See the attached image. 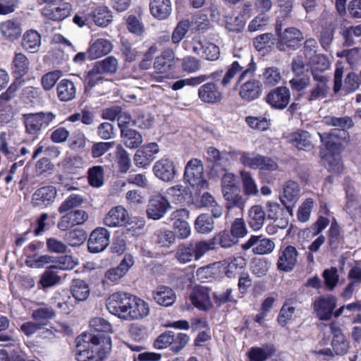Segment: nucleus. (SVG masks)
Returning <instances> with one entry per match:
<instances>
[{
  "instance_id": "obj_1",
  "label": "nucleus",
  "mask_w": 361,
  "mask_h": 361,
  "mask_svg": "<svg viewBox=\"0 0 361 361\" xmlns=\"http://www.w3.org/2000/svg\"><path fill=\"white\" fill-rule=\"evenodd\" d=\"M75 358L78 361H102L111 351V338L85 333L77 337Z\"/></svg>"
},
{
  "instance_id": "obj_64",
  "label": "nucleus",
  "mask_w": 361,
  "mask_h": 361,
  "mask_svg": "<svg viewBox=\"0 0 361 361\" xmlns=\"http://www.w3.org/2000/svg\"><path fill=\"white\" fill-rule=\"evenodd\" d=\"M176 259L180 262L185 264L192 260L195 257L194 249L192 245H184L180 246L176 252Z\"/></svg>"
},
{
  "instance_id": "obj_5",
  "label": "nucleus",
  "mask_w": 361,
  "mask_h": 361,
  "mask_svg": "<svg viewBox=\"0 0 361 361\" xmlns=\"http://www.w3.org/2000/svg\"><path fill=\"white\" fill-rule=\"evenodd\" d=\"M104 223L109 227L123 226L124 234L132 236L135 234L133 222H129L128 212L122 206L112 208L104 217Z\"/></svg>"
},
{
  "instance_id": "obj_8",
  "label": "nucleus",
  "mask_w": 361,
  "mask_h": 361,
  "mask_svg": "<svg viewBox=\"0 0 361 361\" xmlns=\"http://www.w3.org/2000/svg\"><path fill=\"white\" fill-rule=\"evenodd\" d=\"M171 209V206L168 199L157 192L149 197L146 213L149 219L159 220L164 217Z\"/></svg>"
},
{
  "instance_id": "obj_42",
  "label": "nucleus",
  "mask_w": 361,
  "mask_h": 361,
  "mask_svg": "<svg viewBox=\"0 0 361 361\" xmlns=\"http://www.w3.org/2000/svg\"><path fill=\"white\" fill-rule=\"evenodd\" d=\"M92 18L97 25L106 27L112 21L113 16L107 6H101L92 11Z\"/></svg>"
},
{
  "instance_id": "obj_41",
  "label": "nucleus",
  "mask_w": 361,
  "mask_h": 361,
  "mask_svg": "<svg viewBox=\"0 0 361 361\" xmlns=\"http://www.w3.org/2000/svg\"><path fill=\"white\" fill-rule=\"evenodd\" d=\"M30 69V61L23 53H16L12 61L13 73L18 77L25 75Z\"/></svg>"
},
{
  "instance_id": "obj_4",
  "label": "nucleus",
  "mask_w": 361,
  "mask_h": 361,
  "mask_svg": "<svg viewBox=\"0 0 361 361\" xmlns=\"http://www.w3.org/2000/svg\"><path fill=\"white\" fill-rule=\"evenodd\" d=\"M319 71V67L312 70L313 83L305 94V99L310 103L326 98L330 91L329 77Z\"/></svg>"
},
{
  "instance_id": "obj_12",
  "label": "nucleus",
  "mask_w": 361,
  "mask_h": 361,
  "mask_svg": "<svg viewBox=\"0 0 361 361\" xmlns=\"http://www.w3.org/2000/svg\"><path fill=\"white\" fill-rule=\"evenodd\" d=\"M110 243V233L104 228H97L90 234L87 245L92 253H98L104 250Z\"/></svg>"
},
{
  "instance_id": "obj_10",
  "label": "nucleus",
  "mask_w": 361,
  "mask_h": 361,
  "mask_svg": "<svg viewBox=\"0 0 361 361\" xmlns=\"http://www.w3.org/2000/svg\"><path fill=\"white\" fill-rule=\"evenodd\" d=\"M317 43L314 39H307L304 45V54L308 60V64L312 70L315 67H319L321 71L327 69L329 63L323 55L317 54Z\"/></svg>"
},
{
  "instance_id": "obj_2",
  "label": "nucleus",
  "mask_w": 361,
  "mask_h": 361,
  "mask_svg": "<svg viewBox=\"0 0 361 361\" xmlns=\"http://www.w3.org/2000/svg\"><path fill=\"white\" fill-rule=\"evenodd\" d=\"M106 308L112 314L124 319H133L132 314L135 311L130 302V297L126 293H114L106 301Z\"/></svg>"
},
{
  "instance_id": "obj_36",
  "label": "nucleus",
  "mask_w": 361,
  "mask_h": 361,
  "mask_svg": "<svg viewBox=\"0 0 361 361\" xmlns=\"http://www.w3.org/2000/svg\"><path fill=\"white\" fill-rule=\"evenodd\" d=\"M41 45V35L35 30L27 31L22 40V47L31 53L38 51Z\"/></svg>"
},
{
  "instance_id": "obj_32",
  "label": "nucleus",
  "mask_w": 361,
  "mask_h": 361,
  "mask_svg": "<svg viewBox=\"0 0 361 361\" xmlns=\"http://www.w3.org/2000/svg\"><path fill=\"white\" fill-rule=\"evenodd\" d=\"M279 11L276 22V32L282 30L286 21L292 18L293 0H278Z\"/></svg>"
},
{
  "instance_id": "obj_38",
  "label": "nucleus",
  "mask_w": 361,
  "mask_h": 361,
  "mask_svg": "<svg viewBox=\"0 0 361 361\" xmlns=\"http://www.w3.org/2000/svg\"><path fill=\"white\" fill-rule=\"evenodd\" d=\"M71 11V6L68 3H63L59 6L51 10L45 8L43 9V15L50 20L61 21L67 18Z\"/></svg>"
},
{
  "instance_id": "obj_58",
  "label": "nucleus",
  "mask_w": 361,
  "mask_h": 361,
  "mask_svg": "<svg viewBox=\"0 0 361 361\" xmlns=\"http://www.w3.org/2000/svg\"><path fill=\"white\" fill-rule=\"evenodd\" d=\"M32 317L37 322H47L55 317L56 313L52 307H41L32 312Z\"/></svg>"
},
{
  "instance_id": "obj_54",
  "label": "nucleus",
  "mask_w": 361,
  "mask_h": 361,
  "mask_svg": "<svg viewBox=\"0 0 361 361\" xmlns=\"http://www.w3.org/2000/svg\"><path fill=\"white\" fill-rule=\"evenodd\" d=\"M343 236L341 234L340 228L337 221L334 219L329 230L328 243L332 250L337 249L343 242Z\"/></svg>"
},
{
  "instance_id": "obj_16",
  "label": "nucleus",
  "mask_w": 361,
  "mask_h": 361,
  "mask_svg": "<svg viewBox=\"0 0 361 361\" xmlns=\"http://www.w3.org/2000/svg\"><path fill=\"white\" fill-rule=\"evenodd\" d=\"M336 306V299L332 295L322 296L314 302V310L320 320L327 321L331 318Z\"/></svg>"
},
{
  "instance_id": "obj_25",
  "label": "nucleus",
  "mask_w": 361,
  "mask_h": 361,
  "mask_svg": "<svg viewBox=\"0 0 361 361\" xmlns=\"http://www.w3.org/2000/svg\"><path fill=\"white\" fill-rule=\"evenodd\" d=\"M198 97L204 103L214 104L221 101L222 94L217 84L209 82L200 86Z\"/></svg>"
},
{
  "instance_id": "obj_17",
  "label": "nucleus",
  "mask_w": 361,
  "mask_h": 361,
  "mask_svg": "<svg viewBox=\"0 0 361 361\" xmlns=\"http://www.w3.org/2000/svg\"><path fill=\"white\" fill-rule=\"evenodd\" d=\"M153 172L159 179L164 182H170L173 180L177 171L172 160L162 158L154 163Z\"/></svg>"
},
{
  "instance_id": "obj_56",
  "label": "nucleus",
  "mask_w": 361,
  "mask_h": 361,
  "mask_svg": "<svg viewBox=\"0 0 361 361\" xmlns=\"http://www.w3.org/2000/svg\"><path fill=\"white\" fill-rule=\"evenodd\" d=\"M175 240L176 236L171 231L159 229L154 233L155 243L161 247H169L174 243Z\"/></svg>"
},
{
  "instance_id": "obj_44",
  "label": "nucleus",
  "mask_w": 361,
  "mask_h": 361,
  "mask_svg": "<svg viewBox=\"0 0 361 361\" xmlns=\"http://www.w3.org/2000/svg\"><path fill=\"white\" fill-rule=\"evenodd\" d=\"M323 122L327 126L338 128V130L341 132H347L346 130L354 126L353 119L349 116L336 117L328 116L324 118Z\"/></svg>"
},
{
  "instance_id": "obj_59",
  "label": "nucleus",
  "mask_w": 361,
  "mask_h": 361,
  "mask_svg": "<svg viewBox=\"0 0 361 361\" xmlns=\"http://www.w3.org/2000/svg\"><path fill=\"white\" fill-rule=\"evenodd\" d=\"M62 71L55 70L44 74L41 78V84L45 91H49L56 84V82L61 78Z\"/></svg>"
},
{
  "instance_id": "obj_55",
  "label": "nucleus",
  "mask_w": 361,
  "mask_h": 361,
  "mask_svg": "<svg viewBox=\"0 0 361 361\" xmlns=\"http://www.w3.org/2000/svg\"><path fill=\"white\" fill-rule=\"evenodd\" d=\"M87 235L82 229L75 228L67 232L64 239L71 247H78L82 245L86 240Z\"/></svg>"
},
{
  "instance_id": "obj_39",
  "label": "nucleus",
  "mask_w": 361,
  "mask_h": 361,
  "mask_svg": "<svg viewBox=\"0 0 361 361\" xmlns=\"http://www.w3.org/2000/svg\"><path fill=\"white\" fill-rule=\"evenodd\" d=\"M90 287L85 281L78 279L72 281L71 292L76 300H85L90 295Z\"/></svg>"
},
{
  "instance_id": "obj_50",
  "label": "nucleus",
  "mask_w": 361,
  "mask_h": 361,
  "mask_svg": "<svg viewBox=\"0 0 361 361\" xmlns=\"http://www.w3.org/2000/svg\"><path fill=\"white\" fill-rule=\"evenodd\" d=\"M84 202V197L82 195L77 194H71L66 197L60 204L58 208V212L60 214L67 213L71 212L80 205Z\"/></svg>"
},
{
  "instance_id": "obj_13",
  "label": "nucleus",
  "mask_w": 361,
  "mask_h": 361,
  "mask_svg": "<svg viewBox=\"0 0 361 361\" xmlns=\"http://www.w3.org/2000/svg\"><path fill=\"white\" fill-rule=\"evenodd\" d=\"M241 247L244 250L252 248V252L257 255H267L274 250L275 243L271 240L263 238L262 235H251Z\"/></svg>"
},
{
  "instance_id": "obj_18",
  "label": "nucleus",
  "mask_w": 361,
  "mask_h": 361,
  "mask_svg": "<svg viewBox=\"0 0 361 361\" xmlns=\"http://www.w3.org/2000/svg\"><path fill=\"white\" fill-rule=\"evenodd\" d=\"M290 100V92L288 88L284 86L276 87L272 90L266 97L267 102L272 107L283 109Z\"/></svg>"
},
{
  "instance_id": "obj_19",
  "label": "nucleus",
  "mask_w": 361,
  "mask_h": 361,
  "mask_svg": "<svg viewBox=\"0 0 361 361\" xmlns=\"http://www.w3.org/2000/svg\"><path fill=\"white\" fill-rule=\"evenodd\" d=\"M262 84L257 79H250L241 82L239 95L245 102H252L258 99L262 93Z\"/></svg>"
},
{
  "instance_id": "obj_37",
  "label": "nucleus",
  "mask_w": 361,
  "mask_h": 361,
  "mask_svg": "<svg viewBox=\"0 0 361 361\" xmlns=\"http://www.w3.org/2000/svg\"><path fill=\"white\" fill-rule=\"evenodd\" d=\"M243 194L246 196H257L258 187L250 172L243 170L240 173Z\"/></svg>"
},
{
  "instance_id": "obj_14",
  "label": "nucleus",
  "mask_w": 361,
  "mask_h": 361,
  "mask_svg": "<svg viewBox=\"0 0 361 361\" xmlns=\"http://www.w3.org/2000/svg\"><path fill=\"white\" fill-rule=\"evenodd\" d=\"M298 257L297 249L292 245L281 248L279 253L277 267L279 270L289 272L295 267Z\"/></svg>"
},
{
  "instance_id": "obj_53",
  "label": "nucleus",
  "mask_w": 361,
  "mask_h": 361,
  "mask_svg": "<svg viewBox=\"0 0 361 361\" xmlns=\"http://www.w3.org/2000/svg\"><path fill=\"white\" fill-rule=\"evenodd\" d=\"M94 66L103 74H113L116 72L118 63L114 56H108L102 61H99L94 63Z\"/></svg>"
},
{
  "instance_id": "obj_29",
  "label": "nucleus",
  "mask_w": 361,
  "mask_h": 361,
  "mask_svg": "<svg viewBox=\"0 0 361 361\" xmlns=\"http://www.w3.org/2000/svg\"><path fill=\"white\" fill-rule=\"evenodd\" d=\"M159 151V146L155 142L141 147L137 150V166L142 168L148 166Z\"/></svg>"
},
{
  "instance_id": "obj_46",
  "label": "nucleus",
  "mask_w": 361,
  "mask_h": 361,
  "mask_svg": "<svg viewBox=\"0 0 361 361\" xmlns=\"http://www.w3.org/2000/svg\"><path fill=\"white\" fill-rule=\"evenodd\" d=\"M207 159L213 162L216 166L226 167L228 164L229 153L227 152H220L213 147H208L207 150Z\"/></svg>"
},
{
  "instance_id": "obj_9",
  "label": "nucleus",
  "mask_w": 361,
  "mask_h": 361,
  "mask_svg": "<svg viewBox=\"0 0 361 361\" xmlns=\"http://www.w3.org/2000/svg\"><path fill=\"white\" fill-rule=\"evenodd\" d=\"M118 124L121 131V136L125 145L133 149L135 147V120L132 119L130 115L122 112L118 117Z\"/></svg>"
},
{
  "instance_id": "obj_45",
  "label": "nucleus",
  "mask_w": 361,
  "mask_h": 361,
  "mask_svg": "<svg viewBox=\"0 0 361 361\" xmlns=\"http://www.w3.org/2000/svg\"><path fill=\"white\" fill-rule=\"evenodd\" d=\"M290 143L298 149L306 150L312 147L310 135L305 130H298L290 136Z\"/></svg>"
},
{
  "instance_id": "obj_28",
  "label": "nucleus",
  "mask_w": 361,
  "mask_h": 361,
  "mask_svg": "<svg viewBox=\"0 0 361 361\" xmlns=\"http://www.w3.org/2000/svg\"><path fill=\"white\" fill-rule=\"evenodd\" d=\"M113 44L106 39L99 38L90 43L87 50L88 58L94 60L108 54L111 51Z\"/></svg>"
},
{
  "instance_id": "obj_61",
  "label": "nucleus",
  "mask_w": 361,
  "mask_h": 361,
  "mask_svg": "<svg viewBox=\"0 0 361 361\" xmlns=\"http://www.w3.org/2000/svg\"><path fill=\"white\" fill-rule=\"evenodd\" d=\"M239 161L245 166L257 170L259 167V161L261 154H251L247 152H239Z\"/></svg>"
},
{
  "instance_id": "obj_51",
  "label": "nucleus",
  "mask_w": 361,
  "mask_h": 361,
  "mask_svg": "<svg viewBox=\"0 0 361 361\" xmlns=\"http://www.w3.org/2000/svg\"><path fill=\"white\" fill-rule=\"evenodd\" d=\"M274 353L272 345H264L262 348L253 347L250 349L247 354L250 361H265Z\"/></svg>"
},
{
  "instance_id": "obj_48",
  "label": "nucleus",
  "mask_w": 361,
  "mask_h": 361,
  "mask_svg": "<svg viewBox=\"0 0 361 361\" xmlns=\"http://www.w3.org/2000/svg\"><path fill=\"white\" fill-rule=\"evenodd\" d=\"M195 228L200 233H211L214 228V221L212 216L207 214L199 215L195 222Z\"/></svg>"
},
{
  "instance_id": "obj_31",
  "label": "nucleus",
  "mask_w": 361,
  "mask_h": 361,
  "mask_svg": "<svg viewBox=\"0 0 361 361\" xmlns=\"http://www.w3.org/2000/svg\"><path fill=\"white\" fill-rule=\"evenodd\" d=\"M175 59V52L172 49L164 50L154 61V68L159 73H166L173 67Z\"/></svg>"
},
{
  "instance_id": "obj_30",
  "label": "nucleus",
  "mask_w": 361,
  "mask_h": 361,
  "mask_svg": "<svg viewBox=\"0 0 361 361\" xmlns=\"http://www.w3.org/2000/svg\"><path fill=\"white\" fill-rule=\"evenodd\" d=\"M56 96L59 101L68 102L76 97V86L69 79H62L56 84Z\"/></svg>"
},
{
  "instance_id": "obj_15",
  "label": "nucleus",
  "mask_w": 361,
  "mask_h": 361,
  "mask_svg": "<svg viewBox=\"0 0 361 361\" xmlns=\"http://www.w3.org/2000/svg\"><path fill=\"white\" fill-rule=\"evenodd\" d=\"M88 214L82 209H74L63 215L57 223L61 231H66L75 226L82 225L88 219Z\"/></svg>"
},
{
  "instance_id": "obj_11",
  "label": "nucleus",
  "mask_w": 361,
  "mask_h": 361,
  "mask_svg": "<svg viewBox=\"0 0 361 361\" xmlns=\"http://www.w3.org/2000/svg\"><path fill=\"white\" fill-rule=\"evenodd\" d=\"M134 264V257L131 255H126L120 264L114 268L108 269L104 274L103 283H118L126 274L129 269Z\"/></svg>"
},
{
  "instance_id": "obj_62",
  "label": "nucleus",
  "mask_w": 361,
  "mask_h": 361,
  "mask_svg": "<svg viewBox=\"0 0 361 361\" xmlns=\"http://www.w3.org/2000/svg\"><path fill=\"white\" fill-rule=\"evenodd\" d=\"M190 23L189 20L185 19L180 20L175 27L171 39L173 44H178L185 37L188 32Z\"/></svg>"
},
{
  "instance_id": "obj_27",
  "label": "nucleus",
  "mask_w": 361,
  "mask_h": 361,
  "mask_svg": "<svg viewBox=\"0 0 361 361\" xmlns=\"http://www.w3.org/2000/svg\"><path fill=\"white\" fill-rule=\"evenodd\" d=\"M149 11L152 16L159 20L167 19L172 11L171 0H149Z\"/></svg>"
},
{
  "instance_id": "obj_23",
  "label": "nucleus",
  "mask_w": 361,
  "mask_h": 361,
  "mask_svg": "<svg viewBox=\"0 0 361 361\" xmlns=\"http://www.w3.org/2000/svg\"><path fill=\"white\" fill-rule=\"evenodd\" d=\"M279 42L288 47L295 49L298 47L300 42L304 39L302 32L294 27H290L285 29L283 32L279 30L276 32Z\"/></svg>"
},
{
  "instance_id": "obj_47",
  "label": "nucleus",
  "mask_w": 361,
  "mask_h": 361,
  "mask_svg": "<svg viewBox=\"0 0 361 361\" xmlns=\"http://www.w3.org/2000/svg\"><path fill=\"white\" fill-rule=\"evenodd\" d=\"M223 195L226 202V207L228 212L235 207L243 210L246 204V200L243 196L236 192V191H231L229 192L226 191Z\"/></svg>"
},
{
  "instance_id": "obj_60",
  "label": "nucleus",
  "mask_w": 361,
  "mask_h": 361,
  "mask_svg": "<svg viewBox=\"0 0 361 361\" xmlns=\"http://www.w3.org/2000/svg\"><path fill=\"white\" fill-rule=\"evenodd\" d=\"M88 181L90 185L99 188L104 184V169L101 166H95L88 171Z\"/></svg>"
},
{
  "instance_id": "obj_20",
  "label": "nucleus",
  "mask_w": 361,
  "mask_h": 361,
  "mask_svg": "<svg viewBox=\"0 0 361 361\" xmlns=\"http://www.w3.org/2000/svg\"><path fill=\"white\" fill-rule=\"evenodd\" d=\"M192 51L208 61H216L219 58V47L207 40H194Z\"/></svg>"
},
{
  "instance_id": "obj_40",
  "label": "nucleus",
  "mask_w": 361,
  "mask_h": 361,
  "mask_svg": "<svg viewBox=\"0 0 361 361\" xmlns=\"http://www.w3.org/2000/svg\"><path fill=\"white\" fill-rule=\"evenodd\" d=\"M283 78L281 71L275 66L265 68L262 74V80L267 87H274L280 83Z\"/></svg>"
},
{
  "instance_id": "obj_22",
  "label": "nucleus",
  "mask_w": 361,
  "mask_h": 361,
  "mask_svg": "<svg viewBox=\"0 0 361 361\" xmlns=\"http://www.w3.org/2000/svg\"><path fill=\"white\" fill-rule=\"evenodd\" d=\"M57 191L52 185L37 189L32 195V202L35 207H45L54 202Z\"/></svg>"
},
{
  "instance_id": "obj_7",
  "label": "nucleus",
  "mask_w": 361,
  "mask_h": 361,
  "mask_svg": "<svg viewBox=\"0 0 361 361\" xmlns=\"http://www.w3.org/2000/svg\"><path fill=\"white\" fill-rule=\"evenodd\" d=\"M255 71L256 66L254 63H250L246 65V63L243 61H235L228 66L221 84L223 87L228 86L238 73L240 75L237 80V84H240L246 77L253 76Z\"/></svg>"
},
{
  "instance_id": "obj_43",
  "label": "nucleus",
  "mask_w": 361,
  "mask_h": 361,
  "mask_svg": "<svg viewBox=\"0 0 361 361\" xmlns=\"http://www.w3.org/2000/svg\"><path fill=\"white\" fill-rule=\"evenodd\" d=\"M154 298L161 305L169 307L172 305L176 300V295L173 290L168 287H159L154 294Z\"/></svg>"
},
{
  "instance_id": "obj_26",
  "label": "nucleus",
  "mask_w": 361,
  "mask_h": 361,
  "mask_svg": "<svg viewBox=\"0 0 361 361\" xmlns=\"http://www.w3.org/2000/svg\"><path fill=\"white\" fill-rule=\"evenodd\" d=\"M190 300L199 310H206L212 306L209 289L204 286L195 287L190 295Z\"/></svg>"
},
{
  "instance_id": "obj_63",
  "label": "nucleus",
  "mask_w": 361,
  "mask_h": 361,
  "mask_svg": "<svg viewBox=\"0 0 361 361\" xmlns=\"http://www.w3.org/2000/svg\"><path fill=\"white\" fill-rule=\"evenodd\" d=\"M181 68L186 73H195L201 69V61L194 56H187L182 59Z\"/></svg>"
},
{
  "instance_id": "obj_3",
  "label": "nucleus",
  "mask_w": 361,
  "mask_h": 361,
  "mask_svg": "<svg viewBox=\"0 0 361 361\" xmlns=\"http://www.w3.org/2000/svg\"><path fill=\"white\" fill-rule=\"evenodd\" d=\"M56 116L51 111H40L23 115L25 132L37 137L46 129L56 118Z\"/></svg>"
},
{
  "instance_id": "obj_34",
  "label": "nucleus",
  "mask_w": 361,
  "mask_h": 361,
  "mask_svg": "<svg viewBox=\"0 0 361 361\" xmlns=\"http://www.w3.org/2000/svg\"><path fill=\"white\" fill-rule=\"evenodd\" d=\"M265 218V212L260 205H254L248 210L247 223L254 231H259L263 226Z\"/></svg>"
},
{
  "instance_id": "obj_33",
  "label": "nucleus",
  "mask_w": 361,
  "mask_h": 361,
  "mask_svg": "<svg viewBox=\"0 0 361 361\" xmlns=\"http://www.w3.org/2000/svg\"><path fill=\"white\" fill-rule=\"evenodd\" d=\"M301 194L300 185L293 180L286 181L283 187V193L281 195V201L286 205L288 203L296 202Z\"/></svg>"
},
{
  "instance_id": "obj_49",
  "label": "nucleus",
  "mask_w": 361,
  "mask_h": 361,
  "mask_svg": "<svg viewBox=\"0 0 361 361\" xmlns=\"http://www.w3.org/2000/svg\"><path fill=\"white\" fill-rule=\"evenodd\" d=\"M90 327L97 332L95 335L111 338L106 334L112 332V326L104 318L95 317L92 319L90 322ZM91 334L93 335L92 334Z\"/></svg>"
},
{
  "instance_id": "obj_35",
  "label": "nucleus",
  "mask_w": 361,
  "mask_h": 361,
  "mask_svg": "<svg viewBox=\"0 0 361 361\" xmlns=\"http://www.w3.org/2000/svg\"><path fill=\"white\" fill-rule=\"evenodd\" d=\"M245 264V259L239 256L214 263V266H217V268L224 267L225 274L228 277H231L238 269H243Z\"/></svg>"
},
{
  "instance_id": "obj_6",
  "label": "nucleus",
  "mask_w": 361,
  "mask_h": 361,
  "mask_svg": "<svg viewBox=\"0 0 361 361\" xmlns=\"http://www.w3.org/2000/svg\"><path fill=\"white\" fill-rule=\"evenodd\" d=\"M184 179L192 188L199 190L207 189L209 186V183L204 178L203 165L197 159H192L186 164Z\"/></svg>"
},
{
  "instance_id": "obj_24",
  "label": "nucleus",
  "mask_w": 361,
  "mask_h": 361,
  "mask_svg": "<svg viewBox=\"0 0 361 361\" xmlns=\"http://www.w3.org/2000/svg\"><path fill=\"white\" fill-rule=\"evenodd\" d=\"M23 28L21 23L15 19H10L0 23V34L8 41L14 42L20 38Z\"/></svg>"
},
{
  "instance_id": "obj_21",
  "label": "nucleus",
  "mask_w": 361,
  "mask_h": 361,
  "mask_svg": "<svg viewBox=\"0 0 361 361\" xmlns=\"http://www.w3.org/2000/svg\"><path fill=\"white\" fill-rule=\"evenodd\" d=\"M322 144L331 151H335L339 149L341 142L339 137L348 142L349 141V134L348 132H341L338 129H331L329 133H318Z\"/></svg>"
},
{
  "instance_id": "obj_57",
  "label": "nucleus",
  "mask_w": 361,
  "mask_h": 361,
  "mask_svg": "<svg viewBox=\"0 0 361 361\" xmlns=\"http://www.w3.org/2000/svg\"><path fill=\"white\" fill-rule=\"evenodd\" d=\"M324 164L329 171L335 173H341L343 169L341 158L338 154H326L324 158Z\"/></svg>"
},
{
  "instance_id": "obj_52",
  "label": "nucleus",
  "mask_w": 361,
  "mask_h": 361,
  "mask_svg": "<svg viewBox=\"0 0 361 361\" xmlns=\"http://www.w3.org/2000/svg\"><path fill=\"white\" fill-rule=\"evenodd\" d=\"M116 157L119 171L126 173L131 166V161L129 154L121 145L116 147Z\"/></svg>"
}]
</instances>
